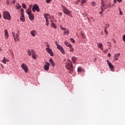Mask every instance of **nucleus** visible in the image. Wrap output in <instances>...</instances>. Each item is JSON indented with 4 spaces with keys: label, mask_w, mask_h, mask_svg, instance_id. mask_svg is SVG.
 <instances>
[{
    "label": "nucleus",
    "mask_w": 125,
    "mask_h": 125,
    "mask_svg": "<svg viewBox=\"0 0 125 125\" xmlns=\"http://www.w3.org/2000/svg\"><path fill=\"white\" fill-rule=\"evenodd\" d=\"M61 30H62V31H65L66 30V28L63 27V26L61 27Z\"/></svg>",
    "instance_id": "40"
},
{
    "label": "nucleus",
    "mask_w": 125,
    "mask_h": 125,
    "mask_svg": "<svg viewBox=\"0 0 125 125\" xmlns=\"http://www.w3.org/2000/svg\"><path fill=\"white\" fill-rule=\"evenodd\" d=\"M16 7L17 9H20V8H21V5H20V4L18 3L17 4Z\"/></svg>",
    "instance_id": "25"
},
{
    "label": "nucleus",
    "mask_w": 125,
    "mask_h": 125,
    "mask_svg": "<svg viewBox=\"0 0 125 125\" xmlns=\"http://www.w3.org/2000/svg\"><path fill=\"white\" fill-rule=\"evenodd\" d=\"M4 33H5V34H8V31H7V29H5Z\"/></svg>",
    "instance_id": "37"
},
{
    "label": "nucleus",
    "mask_w": 125,
    "mask_h": 125,
    "mask_svg": "<svg viewBox=\"0 0 125 125\" xmlns=\"http://www.w3.org/2000/svg\"><path fill=\"white\" fill-rule=\"evenodd\" d=\"M50 21L52 22V23H53V21H52V20H51Z\"/></svg>",
    "instance_id": "60"
},
{
    "label": "nucleus",
    "mask_w": 125,
    "mask_h": 125,
    "mask_svg": "<svg viewBox=\"0 0 125 125\" xmlns=\"http://www.w3.org/2000/svg\"><path fill=\"white\" fill-rule=\"evenodd\" d=\"M82 15H83V17H85V16L87 15V14H86V13H83L82 14Z\"/></svg>",
    "instance_id": "36"
},
{
    "label": "nucleus",
    "mask_w": 125,
    "mask_h": 125,
    "mask_svg": "<svg viewBox=\"0 0 125 125\" xmlns=\"http://www.w3.org/2000/svg\"><path fill=\"white\" fill-rule=\"evenodd\" d=\"M46 50L48 52V53H49V54H50V55H51V56H53V55H54L53 54V52H52V50H51V49H50V48L46 49Z\"/></svg>",
    "instance_id": "11"
},
{
    "label": "nucleus",
    "mask_w": 125,
    "mask_h": 125,
    "mask_svg": "<svg viewBox=\"0 0 125 125\" xmlns=\"http://www.w3.org/2000/svg\"><path fill=\"white\" fill-rule=\"evenodd\" d=\"M72 62H73L74 64H75L76 63V62L77 61V58L75 57H73L72 58Z\"/></svg>",
    "instance_id": "18"
},
{
    "label": "nucleus",
    "mask_w": 125,
    "mask_h": 125,
    "mask_svg": "<svg viewBox=\"0 0 125 125\" xmlns=\"http://www.w3.org/2000/svg\"><path fill=\"white\" fill-rule=\"evenodd\" d=\"M108 51H109V50L108 49H106L104 51V53H107V52H108Z\"/></svg>",
    "instance_id": "41"
},
{
    "label": "nucleus",
    "mask_w": 125,
    "mask_h": 125,
    "mask_svg": "<svg viewBox=\"0 0 125 125\" xmlns=\"http://www.w3.org/2000/svg\"><path fill=\"white\" fill-rule=\"evenodd\" d=\"M106 62L109 66V67L110 68V70L113 72L114 71V65L112 64V63L109 61V60H107Z\"/></svg>",
    "instance_id": "7"
},
{
    "label": "nucleus",
    "mask_w": 125,
    "mask_h": 125,
    "mask_svg": "<svg viewBox=\"0 0 125 125\" xmlns=\"http://www.w3.org/2000/svg\"><path fill=\"white\" fill-rule=\"evenodd\" d=\"M91 3H92V5L93 6H95V5H96V4L95 3V2H94V1H92V2H91Z\"/></svg>",
    "instance_id": "33"
},
{
    "label": "nucleus",
    "mask_w": 125,
    "mask_h": 125,
    "mask_svg": "<svg viewBox=\"0 0 125 125\" xmlns=\"http://www.w3.org/2000/svg\"><path fill=\"white\" fill-rule=\"evenodd\" d=\"M6 4H9V0H7L6 1Z\"/></svg>",
    "instance_id": "50"
},
{
    "label": "nucleus",
    "mask_w": 125,
    "mask_h": 125,
    "mask_svg": "<svg viewBox=\"0 0 125 125\" xmlns=\"http://www.w3.org/2000/svg\"><path fill=\"white\" fill-rule=\"evenodd\" d=\"M5 37L6 39H8V34H5Z\"/></svg>",
    "instance_id": "47"
},
{
    "label": "nucleus",
    "mask_w": 125,
    "mask_h": 125,
    "mask_svg": "<svg viewBox=\"0 0 125 125\" xmlns=\"http://www.w3.org/2000/svg\"><path fill=\"white\" fill-rule=\"evenodd\" d=\"M101 4H104V1H103V0H102Z\"/></svg>",
    "instance_id": "55"
},
{
    "label": "nucleus",
    "mask_w": 125,
    "mask_h": 125,
    "mask_svg": "<svg viewBox=\"0 0 125 125\" xmlns=\"http://www.w3.org/2000/svg\"><path fill=\"white\" fill-rule=\"evenodd\" d=\"M55 43H56V45H57V47H58V46L60 45L59 44V43H58V42H55Z\"/></svg>",
    "instance_id": "38"
},
{
    "label": "nucleus",
    "mask_w": 125,
    "mask_h": 125,
    "mask_svg": "<svg viewBox=\"0 0 125 125\" xmlns=\"http://www.w3.org/2000/svg\"><path fill=\"white\" fill-rule=\"evenodd\" d=\"M97 46L99 48H101L102 50H103V44L102 43H98Z\"/></svg>",
    "instance_id": "13"
},
{
    "label": "nucleus",
    "mask_w": 125,
    "mask_h": 125,
    "mask_svg": "<svg viewBox=\"0 0 125 125\" xmlns=\"http://www.w3.org/2000/svg\"><path fill=\"white\" fill-rule=\"evenodd\" d=\"M108 57H111V54L110 53L108 54Z\"/></svg>",
    "instance_id": "57"
},
{
    "label": "nucleus",
    "mask_w": 125,
    "mask_h": 125,
    "mask_svg": "<svg viewBox=\"0 0 125 125\" xmlns=\"http://www.w3.org/2000/svg\"><path fill=\"white\" fill-rule=\"evenodd\" d=\"M108 27H110V25H109V24H106L105 25L104 29L105 30H107V29H108Z\"/></svg>",
    "instance_id": "22"
},
{
    "label": "nucleus",
    "mask_w": 125,
    "mask_h": 125,
    "mask_svg": "<svg viewBox=\"0 0 125 125\" xmlns=\"http://www.w3.org/2000/svg\"><path fill=\"white\" fill-rule=\"evenodd\" d=\"M118 1H119V2H122V1H123V0H117Z\"/></svg>",
    "instance_id": "54"
},
{
    "label": "nucleus",
    "mask_w": 125,
    "mask_h": 125,
    "mask_svg": "<svg viewBox=\"0 0 125 125\" xmlns=\"http://www.w3.org/2000/svg\"><path fill=\"white\" fill-rule=\"evenodd\" d=\"M65 67L69 71V73H72L73 72V64L72 63V62L70 60H67V63L66 64Z\"/></svg>",
    "instance_id": "1"
},
{
    "label": "nucleus",
    "mask_w": 125,
    "mask_h": 125,
    "mask_svg": "<svg viewBox=\"0 0 125 125\" xmlns=\"http://www.w3.org/2000/svg\"><path fill=\"white\" fill-rule=\"evenodd\" d=\"M51 26L52 27H53V28H54V29H56V25H55V24H54V23L52 22L51 23Z\"/></svg>",
    "instance_id": "24"
},
{
    "label": "nucleus",
    "mask_w": 125,
    "mask_h": 125,
    "mask_svg": "<svg viewBox=\"0 0 125 125\" xmlns=\"http://www.w3.org/2000/svg\"><path fill=\"white\" fill-rule=\"evenodd\" d=\"M101 11H103L104 12V10H104V8L101 7Z\"/></svg>",
    "instance_id": "42"
},
{
    "label": "nucleus",
    "mask_w": 125,
    "mask_h": 125,
    "mask_svg": "<svg viewBox=\"0 0 125 125\" xmlns=\"http://www.w3.org/2000/svg\"><path fill=\"white\" fill-rule=\"evenodd\" d=\"M0 51H1V48L0 47Z\"/></svg>",
    "instance_id": "64"
},
{
    "label": "nucleus",
    "mask_w": 125,
    "mask_h": 125,
    "mask_svg": "<svg viewBox=\"0 0 125 125\" xmlns=\"http://www.w3.org/2000/svg\"><path fill=\"white\" fill-rule=\"evenodd\" d=\"M123 41L125 42V35L123 36Z\"/></svg>",
    "instance_id": "52"
},
{
    "label": "nucleus",
    "mask_w": 125,
    "mask_h": 125,
    "mask_svg": "<svg viewBox=\"0 0 125 125\" xmlns=\"http://www.w3.org/2000/svg\"><path fill=\"white\" fill-rule=\"evenodd\" d=\"M117 0H114V3H116V2H117Z\"/></svg>",
    "instance_id": "58"
},
{
    "label": "nucleus",
    "mask_w": 125,
    "mask_h": 125,
    "mask_svg": "<svg viewBox=\"0 0 125 125\" xmlns=\"http://www.w3.org/2000/svg\"><path fill=\"white\" fill-rule=\"evenodd\" d=\"M57 48H58V49H59V50H60L62 54H65V51L64 50V49L63 48V47H62V46L60 45L58 46V47H57Z\"/></svg>",
    "instance_id": "9"
},
{
    "label": "nucleus",
    "mask_w": 125,
    "mask_h": 125,
    "mask_svg": "<svg viewBox=\"0 0 125 125\" xmlns=\"http://www.w3.org/2000/svg\"><path fill=\"white\" fill-rule=\"evenodd\" d=\"M104 33L106 35H108V31H107V29H104Z\"/></svg>",
    "instance_id": "43"
},
{
    "label": "nucleus",
    "mask_w": 125,
    "mask_h": 125,
    "mask_svg": "<svg viewBox=\"0 0 125 125\" xmlns=\"http://www.w3.org/2000/svg\"><path fill=\"white\" fill-rule=\"evenodd\" d=\"M70 34V32H69V30L65 29L64 31V35H69Z\"/></svg>",
    "instance_id": "19"
},
{
    "label": "nucleus",
    "mask_w": 125,
    "mask_h": 125,
    "mask_svg": "<svg viewBox=\"0 0 125 125\" xmlns=\"http://www.w3.org/2000/svg\"><path fill=\"white\" fill-rule=\"evenodd\" d=\"M36 11H37V12H40V11L39 5H38V4H35L34 5H33L32 7V11L33 12H36Z\"/></svg>",
    "instance_id": "4"
},
{
    "label": "nucleus",
    "mask_w": 125,
    "mask_h": 125,
    "mask_svg": "<svg viewBox=\"0 0 125 125\" xmlns=\"http://www.w3.org/2000/svg\"><path fill=\"white\" fill-rule=\"evenodd\" d=\"M6 62H8V60L6 59L5 58H3V60L2 61V63L5 64Z\"/></svg>",
    "instance_id": "20"
},
{
    "label": "nucleus",
    "mask_w": 125,
    "mask_h": 125,
    "mask_svg": "<svg viewBox=\"0 0 125 125\" xmlns=\"http://www.w3.org/2000/svg\"><path fill=\"white\" fill-rule=\"evenodd\" d=\"M16 2V0H13L12 3H13L14 4H15Z\"/></svg>",
    "instance_id": "49"
},
{
    "label": "nucleus",
    "mask_w": 125,
    "mask_h": 125,
    "mask_svg": "<svg viewBox=\"0 0 125 125\" xmlns=\"http://www.w3.org/2000/svg\"><path fill=\"white\" fill-rule=\"evenodd\" d=\"M81 5L83 6V3H82Z\"/></svg>",
    "instance_id": "61"
},
{
    "label": "nucleus",
    "mask_w": 125,
    "mask_h": 125,
    "mask_svg": "<svg viewBox=\"0 0 125 125\" xmlns=\"http://www.w3.org/2000/svg\"><path fill=\"white\" fill-rule=\"evenodd\" d=\"M121 55L120 53H117L114 55V59L115 60H119V57Z\"/></svg>",
    "instance_id": "14"
},
{
    "label": "nucleus",
    "mask_w": 125,
    "mask_h": 125,
    "mask_svg": "<svg viewBox=\"0 0 125 125\" xmlns=\"http://www.w3.org/2000/svg\"><path fill=\"white\" fill-rule=\"evenodd\" d=\"M103 11H101L100 12V14H103Z\"/></svg>",
    "instance_id": "56"
},
{
    "label": "nucleus",
    "mask_w": 125,
    "mask_h": 125,
    "mask_svg": "<svg viewBox=\"0 0 125 125\" xmlns=\"http://www.w3.org/2000/svg\"><path fill=\"white\" fill-rule=\"evenodd\" d=\"M32 56L33 59H37V55L36 54H32Z\"/></svg>",
    "instance_id": "23"
},
{
    "label": "nucleus",
    "mask_w": 125,
    "mask_h": 125,
    "mask_svg": "<svg viewBox=\"0 0 125 125\" xmlns=\"http://www.w3.org/2000/svg\"><path fill=\"white\" fill-rule=\"evenodd\" d=\"M83 71V69L81 67H78V72H82Z\"/></svg>",
    "instance_id": "30"
},
{
    "label": "nucleus",
    "mask_w": 125,
    "mask_h": 125,
    "mask_svg": "<svg viewBox=\"0 0 125 125\" xmlns=\"http://www.w3.org/2000/svg\"><path fill=\"white\" fill-rule=\"evenodd\" d=\"M27 14L29 16V18L31 21H33L34 19V15L32 14V12H30V13H28V12H26Z\"/></svg>",
    "instance_id": "8"
},
{
    "label": "nucleus",
    "mask_w": 125,
    "mask_h": 125,
    "mask_svg": "<svg viewBox=\"0 0 125 125\" xmlns=\"http://www.w3.org/2000/svg\"><path fill=\"white\" fill-rule=\"evenodd\" d=\"M32 7H33V5L30 4L29 6V8L26 10V12H28V13L32 12Z\"/></svg>",
    "instance_id": "12"
},
{
    "label": "nucleus",
    "mask_w": 125,
    "mask_h": 125,
    "mask_svg": "<svg viewBox=\"0 0 125 125\" xmlns=\"http://www.w3.org/2000/svg\"><path fill=\"white\" fill-rule=\"evenodd\" d=\"M31 52L32 54H36V52L33 49L31 50Z\"/></svg>",
    "instance_id": "34"
},
{
    "label": "nucleus",
    "mask_w": 125,
    "mask_h": 125,
    "mask_svg": "<svg viewBox=\"0 0 125 125\" xmlns=\"http://www.w3.org/2000/svg\"><path fill=\"white\" fill-rule=\"evenodd\" d=\"M30 34L32 36V37H35V36H36V34H37V31H36V30H33L30 32Z\"/></svg>",
    "instance_id": "15"
},
{
    "label": "nucleus",
    "mask_w": 125,
    "mask_h": 125,
    "mask_svg": "<svg viewBox=\"0 0 125 125\" xmlns=\"http://www.w3.org/2000/svg\"><path fill=\"white\" fill-rule=\"evenodd\" d=\"M22 7L23 8L26 9V4H24L23 3H22Z\"/></svg>",
    "instance_id": "31"
},
{
    "label": "nucleus",
    "mask_w": 125,
    "mask_h": 125,
    "mask_svg": "<svg viewBox=\"0 0 125 125\" xmlns=\"http://www.w3.org/2000/svg\"><path fill=\"white\" fill-rule=\"evenodd\" d=\"M70 41H71V42H73V43H74V42H75V40H74V39H73V38H70Z\"/></svg>",
    "instance_id": "35"
},
{
    "label": "nucleus",
    "mask_w": 125,
    "mask_h": 125,
    "mask_svg": "<svg viewBox=\"0 0 125 125\" xmlns=\"http://www.w3.org/2000/svg\"><path fill=\"white\" fill-rule=\"evenodd\" d=\"M21 67L22 69H23V70L24 71L25 73H27L29 71V69H28V66H27V65H26V64L22 63L21 65Z\"/></svg>",
    "instance_id": "5"
},
{
    "label": "nucleus",
    "mask_w": 125,
    "mask_h": 125,
    "mask_svg": "<svg viewBox=\"0 0 125 125\" xmlns=\"http://www.w3.org/2000/svg\"><path fill=\"white\" fill-rule=\"evenodd\" d=\"M45 46L47 47V48L46 49H49V43H48V42H45Z\"/></svg>",
    "instance_id": "27"
},
{
    "label": "nucleus",
    "mask_w": 125,
    "mask_h": 125,
    "mask_svg": "<svg viewBox=\"0 0 125 125\" xmlns=\"http://www.w3.org/2000/svg\"><path fill=\"white\" fill-rule=\"evenodd\" d=\"M21 21H22V22H25V18H24V16L21 17L20 18Z\"/></svg>",
    "instance_id": "26"
},
{
    "label": "nucleus",
    "mask_w": 125,
    "mask_h": 125,
    "mask_svg": "<svg viewBox=\"0 0 125 125\" xmlns=\"http://www.w3.org/2000/svg\"><path fill=\"white\" fill-rule=\"evenodd\" d=\"M49 18H50V19H53V16H49Z\"/></svg>",
    "instance_id": "51"
},
{
    "label": "nucleus",
    "mask_w": 125,
    "mask_h": 125,
    "mask_svg": "<svg viewBox=\"0 0 125 125\" xmlns=\"http://www.w3.org/2000/svg\"><path fill=\"white\" fill-rule=\"evenodd\" d=\"M119 11H120V15H123V12H122V11H121V9H119Z\"/></svg>",
    "instance_id": "44"
},
{
    "label": "nucleus",
    "mask_w": 125,
    "mask_h": 125,
    "mask_svg": "<svg viewBox=\"0 0 125 125\" xmlns=\"http://www.w3.org/2000/svg\"><path fill=\"white\" fill-rule=\"evenodd\" d=\"M49 62L51 63L52 66H53L54 67L55 66V63L53 62V60L52 59H49Z\"/></svg>",
    "instance_id": "16"
},
{
    "label": "nucleus",
    "mask_w": 125,
    "mask_h": 125,
    "mask_svg": "<svg viewBox=\"0 0 125 125\" xmlns=\"http://www.w3.org/2000/svg\"><path fill=\"white\" fill-rule=\"evenodd\" d=\"M64 44L66 46H68V47H70V46H72V45H71L70 43H69V42H64Z\"/></svg>",
    "instance_id": "21"
},
{
    "label": "nucleus",
    "mask_w": 125,
    "mask_h": 125,
    "mask_svg": "<svg viewBox=\"0 0 125 125\" xmlns=\"http://www.w3.org/2000/svg\"><path fill=\"white\" fill-rule=\"evenodd\" d=\"M3 16L4 19H6L7 20H10L11 19L10 14L8 12L4 11L3 13Z\"/></svg>",
    "instance_id": "2"
},
{
    "label": "nucleus",
    "mask_w": 125,
    "mask_h": 125,
    "mask_svg": "<svg viewBox=\"0 0 125 125\" xmlns=\"http://www.w3.org/2000/svg\"><path fill=\"white\" fill-rule=\"evenodd\" d=\"M49 21H48V20H46V26H48L49 25Z\"/></svg>",
    "instance_id": "32"
},
{
    "label": "nucleus",
    "mask_w": 125,
    "mask_h": 125,
    "mask_svg": "<svg viewBox=\"0 0 125 125\" xmlns=\"http://www.w3.org/2000/svg\"><path fill=\"white\" fill-rule=\"evenodd\" d=\"M104 7H105V4H101V7L104 8Z\"/></svg>",
    "instance_id": "48"
},
{
    "label": "nucleus",
    "mask_w": 125,
    "mask_h": 125,
    "mask_svg": "<svg viewBox=\"0 0 125 125\" xmlns=\"http://www.w3.org/2000/svg\"><path fill=\"white\" fill-rule=\"evenodd\" d=\"M62 8L63 9V11L64 13V14H66V15H68V16H71L72 17V13H71V12L66 8L64 6H62Z\"/></svg>",
    "instance_id": "3"
},
{
    "label": "nucleus",
    "mask_w": 125,
    "mask_h": 125,
    "mask_svg": "<svg viewBox=\"0 0 125 125\" xmlns=\"http://www.w3.org/2000/svg\"><path fill=\"white\" fill-rule=\"evenodd\" d=\"M13 36L14 37L15 42H17V41H19V35H18V34H15V33L13 32Z\"/></svg>",
    "instance_id": "10"
},
{
    "label": "nucleus",
    "mask_w": 125,
    "mask_h": 125,
    "mask_svg": "<svg viewBox=\"0 0 125 125\" xmlns=\"http://www.w3.org/2000/svg\"><path fill=\"white\" fill-rule=\"evenodd\" d=\"M87 19H88V20H89V18L87 17Z\"/></svg>",
    "instance_id": "63"
},
{
    "label": "nucleus",
    "mask_w": 125,
    "mask_h": 125,
    "mask_svg": "<svg viewBox=\"0 0 125 125\" xmlns=\"http://www.w3.org/2000/svg\"><path fill=\"white\" fill-rule=\"evenodd\" d=\"M104 10H105V9H106L107 8V7H105V6H104Z\"/></svg>",
    "instance_id": "59"
},
{
    "label": "nucleus",
    "mask_w": 125,
    "mask_h": 125,
    "mask_svg": "<svg viewBox=\"0 0 125 125\" xmlns=\"http://www.w3.org/2000/svg\"><path fill=\"white\" fill-rule=\"evenodd\" d=\"M52 0H46V2H47V3H49V2H50V1H51Z\"/></svg>",
    "instance_id": "39"
},
{
    "label": "nucleus",
    "mask_w": 125,
    "mask_h": 125,
    "mask_svg": "<svg viewBox=\"0 0 125 125\" xmlns=\"http://www.w3.org/2000/svg\"><path fill=\"white\" fill-rule=\"evenodd\" d=\"M21 12H24V9L22 8L21 9Z\"/></svg>",
    "instance_id": "53"
},
{
    "label": "nucleus",
    "mask_w": 125,
    "mask_h": 125,
    "mask_svg": "<svg viewBox=\"0 0 125 125\" xmlns=\"http://www.w3.org/2000/svg\"><path fill=\"white\" fill-rule=\"evenodd\" d=\"M50 65V63L49 62H46L44 65V70H45V71H48V70L49 69Z\"/></svg>",
    "instance_id": "6"
},
{
    "label": "nucleus",
    "mask_w": 125,
    "mask_h": 125,
    "mask_svg": "<svg viewBox=\"0 0 125 125\" xmlns=\"http://www.w3.org/2000/svg\"><path fill=\"white\" fill-rule=\"evenodd\" d=\"M69 47H70V51L71 52H73V51H74V48H73V46L71 45V46Z\"/></svg>",
    "instance_id": "28"
},
{
    "label": "nucleus",
    "mask_w": 125,
    "mask_h": 125,
    "mask_svg": "<svg viewBox=\"0 0 125 125\" xmlns=\"http://www.w3.org/2000/svg\"><path fill=\"white\" fill-rule=\"evenodd\" d=\"M27 53L29 56H31V55H32V54L31 53V51L30 50H28Z\"/></svg>",
    "instance_id": "29"
},
{
    "label": "nucleus",
    "mask_w": 125,
    "mask_h": 125,
    "mask_svg": "<svg viewBox=\"0 0 125 125\" xmlns=\"http://www.w3.org/2000/svg\"><path fill=\"white\" fill-rule=\"evenodd\" d=\"M22 17H24V12H21Z\"/></svg>",
    "instance_id": "46"
},
{
    "label": "nucleus",
    "mask_w": 125,
    "mask_h": 125,
    "mask_svg": "<svg viewBox=\"0 0 125 125\" xmlns=\"http://www.w3.org/2000/svg\"><path fill=\"white\" fill-rule=\"evenodd\" d=\"M44 16L46 20H48V17L50 16V15L49 14H44Z\"/></svg>",
    "instance_id": "17"
},
{
    "label": "nucleus",
    "mask_w": 125,
    "mask_h": 125,
    "mask_svg": "<svg viewBox=\"0 0 125 125\" xmlns=\"http://www.w3.org/2000/svg\"><path fill=\"white\" fill-rule=\"evenodd\" d=\"M81 2L82 3H85V2H86L85 0H82Z\"/></svg>",
    "instance_id": "45"
},
{
    "label": "nucleus",
    "mask_w": 125,
    "mask_h": 125,
    "mask_svg": "<svg viewBox=\"0 0 125 125\" xmlns=\"http://www.w3.org/2000/svg\"><path fill=\"white\" fill-rule=\"evenodd\" d=\"M78 0V1L79 2H80V1H81V0Z\"/></svg>",
    "instance_id": "62"
}]
</instances>
